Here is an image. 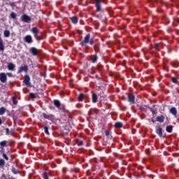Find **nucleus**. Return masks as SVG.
Segmentation results:
<instances>
[{"label":"nucleus","mask_w":179,"mask_h":179,"mask_svg":"<svg viewBox=\"0 0 179 179\" xmlns=\"http://www.w3.org/2000/svg\"><path fill=\"white\" fill-rule=\"evenodd\" d=\"M89 41H90V34L86 35L84 40L80 43V45H81V47H85L86 44H88Z\"/></svg>","instance_id":"f257e3e1"},{"label":"nucleus","mask_w":179,"mask_h":179,"mask_svg":"<svg viewBox=\"0 0 179 179\" xmlns=\"http://www.w3.org/2000/svg\"><path fill=\"white\" fill-rule=\"evenodd\" d=\"M23 83L27 86L28 87H30L31 86V83H30V76L28 74H26L24 76V80Z\"/></svg>","instance_id":"f03ea898"},{"label":"nucleus","mask_w":179,"mask_h":179,"mask_svg":"<svg viewBox=\"0 0 179 179\" xmlns=\"http://www.w3.org/2000/svg\"><path fill=\"white\" fill-rule=\"evenodd\" d=\"M21 20L22 22H24V23H30V22H31V17L26 14H24L21 16Z\"/></svg>","instance_id":"7ed1b4c3"},{"label":"nucleus","mask_w":179,"mask_h":179,"mask_svg":"<svg viewBox=\"0 0 179 179\" xmlns=\"http://www.w3.org/2000/svg\"><path fill=\"white\" fill-rule=\"evenodd\" d=\"M6 80H8V77H6V73H0V81L1 83H6Z\"/></svg>","instance_id":"20e7f679"},{"label":"nucleus","mask_w":179,"mask_h":179,"mask_svg":"<svg viewBox=\"0 0 179 179\" xmlns=\"http://www.w3.org/2000/svg\"><path fill=\"white\" fill-rule=\"evenodd\" d=\"M27 71H29V66L27 65H24L23 66L19 67L17 73H22V72H27Z\"/></svg>","instance_id":"39448f33"},{"label":"nucleus","mask_w":179,"mask_h":179,"mask_svg":"<svg viewBox=\"0 0 179 179\" xmlns=\"http://www.w3.org/2000/svg\"><path fill=\"white\" fill-rule=\"evenodd\" d=\"M24 41L25 43H27V44H31V43H33V37H31V35H27L24 38Z\"/></svg>","instance_id":"423d86ee"},{"label":"nucleus","mask_w":179,"mask_h":179,"mask_svg":"<svg viewBox=\"0 0 179 179\" xmlns=\"http://www.w3.org/2000/svg\"><path fill=\"white\" fill-rule=\"evenodd\" d=\"M94 1H95V6L96 8V12H100V10H101V6L100 5L101 0H94Z\"/></svg>","instance_id":"0eeeda50"},{"label":"nucleus","mask_w":179,"mask_h":179,"mask_svg":"<svg viewBox=\"0 0 179 179\" xmlns=\"http://www.w3.org/2000/svg\"><path fill=\"white\" fill-rule=\"evenodd\" d=\"M43 118H45V120H50V121H52V120H54V115H47L46 113H43Z\"/></svg>","instance_id":"6e6552de"},{"label":"nucleus","mask_w":179,"mask_h":179,"mask_svg":"<svg viewBox=\"0 0 179 179\" xmlns=\"http://www.w3.org/2000/svg\"><path fill=\"white\" fill-rule=\"evenodd\" d=\"M128 99L129 103H131V104H135V96H134V94H129Z\"/></svg>","instance_id":"1a4fd4ad"},{"label":"nucleus","mask_w":179,"mask_h":179,"mask_svg":"<svg viewBox=\"0 0 179 179\" xmlns=\"http://www.w3.org/2000/svg\"><path fill=\"white\" fill-rule=\"evenodd\" d=\"M31 54H32V55L35 56L37 55V54H38V50L37 48H36L35 47H32L30 48L29 50Z\"/></svg>","instance_id":"9d476101"},{"label":"nucleus","mask_w":179,"mask_h":179,"mask_svg":"<svg viewBox=\"0 0 179 179\" xmlns=\"http://www.w3.org/2000/svg\"><path fill=\"white\" fill-rule=\"evenodd\" d=\"M31 31L34 34L35 38H36V40H38V38H37V34L40 33V31H38V29H37V27H33L31 29Z\"/></svg>","instance_id":"9b49d317"},{"label":"nucleus","mask_w":179,"mask_h":179,"mask_svg":"<svg viewBox=\"0 0 179 179\" xmlns=\"http://www.w3.org/2000/svg\"><path fill=\"white\" fill-rule=\"evenodd\" d=\"M169 113L172 114L174 117H177V108L176 107H172L169 110Z\"/></svg>","instance_id":"f8f14e48"},{"label":"nucleus","mask_w":179,"mask_h":179,"mask_svg":"<svg viewBox=\"0 0 179 179\" xmlns=\"http://www.w3.org/2000/svg\"><path fill=\"white\" fill-rule=\"evenodd\" d=\"M7 68L8 71H15V68H16V66L13 62H10L8 63Z\"/></svg>","instance_id":"ddd939ff"},{"label":"nucleus","mask_w":179,"mask_h":179,"mask_svg":"<svg viewBox=\"0 0 179 179\" xmlns=\"http://www.w3.org/2000/svg\"><path fill=\"white\" fill-rule=\"evenodd\" d=\"M97 59H99L97 55H93L91 56V61L93 64H96V62H97Z\"/></svg>","instance_id":"4468645a"},{"label":"nucleus","mask_w":179,"mask_h":179,"mask_svg":"<svg viewBox=\"0 0 179 179\" xmlns=\"http://www.w3.org/2000/svg\"><path fill=\"white\" fill-rule=\"evenodd\" d=\"M156 120L157 122H164V116H157Z\"/></svg>","instance_id":"2eb2a0df"},{"label":"nucleus","mask_w":179,"mask_h":179,"mask_svg":"<svg viewBox=\"0 0 179 179\" xmlns=\"http://www.w3.org/2000/svg\"><path fill=\"white\" fill-rule=\"evenodd\" d=\"M156 133L157 134V135H159V136H160V138L163 136V131H162V128L159 127L158 129H157Z\"/></svg>","instance_id":"dca6fc26"},{"label":"nucleus","mask_w":179,"mask_h":179,"mask_svg":"<svg viewBox=\"0 0 179 179\" xmlns=\"http://www.w3.org/2000/svg\"><path fill=\"white\" fill-rule=\"evenodd\" d=\"M8 145V141H3L0 142V149H3V148H5Z\"/></svg>","instance_id":"f3484780"},{"label":"nucleus","mask_w":179,"mask_h":179,"mask_svg":"<svg viewBox=\"0 0 179 179\" xmlns=\"http://www.w3.org/2000/svg\"><path fill=\"white\" fill-rule=\"evenodd\" d=\"M54 104L57 108H59V107H61V102L59 101V100H54Z\"/></svg>","instance_id":"a211bd4d"},{"label":"nucleus","mask_w":179,"mask_h":179,"mask_svg":"<svg viewBox=\"0 0 179 179\" xmlns=\"http://www.w3.org/2000/svg\"><path fill=\"white\" fill-rule=\"evenodd\" d=\"M5 50V46L3 45V41L0 38V51H3Z\"/></svg>","instance_id":"6ab92c4d"},{"label":"nucleus","mask_w":179,"mask_h":179,"mask_svg":"<svg viewBox=\"0 0 179 179\" xmlns=\"http://www.w3.org/2000/svg\"><path fill=\"white\" fill-rule=\"evenodd\" d=\"M166 130V132L171 134L173 132V126L171 125L167 126Z\"/></svg>","instance_id":"aec40b11"},{"label":"nucleus","mask_w":179,"mask_h":179,"mask_svg":"<svg viewBox=\"0 0 179 179\" xmlns=\"http://www.w3.org/2000/svg\"><path fill=\"white\" fill-rule=\"evenodd\" d=\"M71 20L72 23H73L74 24H76V23H78V17H71Z\"/></svg>","instance_id":"412c9836"},{"label":"nucleus","mask_w":179,"mask_h":179,"mask_svg":"<svg viewBox=\"0 0 179 179\" xmlns=\"http://www.w3.org/2000/svg\"><path fill=\"white\" fill-rule=\"evenodd\" d=\"M92 102L93 103H96V101H97V100H98V99H97V94H92Z\"/></svg>","instance_id":"4be33fe9"},{"label":"nucleus","mask_w":179,"mask_h":179,"mask_svg":"<svg viewBox=\"0 0 179 179\" xmlns=\"http://www.w3.org/2000/svg\"><path fill=\"white\" fill-rule=\"evenodd\" d=\"M3 34H4V37L8 38L10 36V31L9 30H6L4 31Z\"/></svg>","instance_id":"5701e85b"},{"label":"nucleus","mask_w":179,"mask_h":179,"mask_svg":"<svg viewBox=\"0 0 179 179\" xmlns=\"http://www.w3.org/2000/svg\"><path fill=\"white\" fill-rule=\"evenodd\" d=\"M115 128H122V123L117 122L115 124Z\"/></svg>","instance_id":"b1692460"},{"label":"nucleus","mask_w":179,"mask_h":179,"mask_svg":"<svg viewBox=\"0 0 179 179\" xmlns=\"http://www.w3.org/2000/svg\"><path fill=\"white\" fill-rule=\"evenodd\" d=\"M171 82H173V83H176V85H178V78H177L176 77H172L171 78Z\"/></svg>","instance_id":"393cba45"},{"label":"nucleus","mask_w":179,"mask_h":179,"mask_svg":"<svg viewBox=\"0 0 179 179\" xmlns=\"http://www.w3.org/2000/svg\"><path fill=\"white\" fill-rule=\"evenodd\" d=\"M84 97L85 95H83V94H80L78 96V101H83Z\"/></svg>","instance_id":"a878e982"},{"label":"nucleus","mask_w":179,"mask_h":179,"mask_svg":"<svg viewBox=\"0 0 179 179\" xmlns=\"http://www.w3.org/2000/svg\"><path fill=\"white\" fill-rule=\"evenodd\" d=\"M5 111H6V110L3 107H1L0 108V115H3V114H5Z\"/></svg>","instance_id":"bb28decb"},{"label":"nucleus","mask_w":179,"mask_h":179,"mask_svg":"<svg viewBox=\"0 0 179 179\" xmlns=\"http://www.w3.org/2000/svg\"><path fill=\"white\" fill-rule=\"evenodd\" d=\"M10 19H16V13L14 12H12L10 15Z\"/></svg>","instance_id":"cd10ccee"},{"label":"nucleus","mask_w":179,"mask_h":179,"mask_svg":"<svg viewBox=\"0 0 179 179\" xmlns=\"http://www.w3.org/2000/svg\"><path fill=\"white\" fill-rule=\"evenodd\" d=\"M11 171H12V173H13V174H19V170H17L15 168H13Z\"/></svg>","instance_id":"c85d7f7f"},{"label":"nucleus","mask_w":179,"mask_h":179,"mask_svg":"<svg viewBox=\"0 0 179 179\" xmlns=\"http://www.w3.org/2000/svg\"><path fill=\"white\" fill-rule=\"evenodd\" d=\"M76 144L78 145V146H82V145H83V141L80 140H77Z\"/></svg>","instance_id":"c756f323"},{"label":"nucleus","mask_w":179,"mask_h":179,"mask_svg":"<svg viewBox=\"0 0 179 179\" xmlns=\"http://www.w3.org/2000/svg\"><path fill=\"white\" fill-rule=\"evenodd\" d=\"M0 166L1 167H3L5 166V160L3 159H0Z\"/></svg>","instance_id":"7c9ffc66"},{"label":"nucleus","mask_w":179,"mask_h":179,"mask_svg":"<svg viewBox=\"0 0 179 179\" xmlns=\"http://www.w3.org/2000/svg\"><path fill=\"white\" fill-rule=\"evenodd\" d=\"M44 131H45V134H46V135H50V131H48V127H44Z\"/></svg>","instance_id":"2f4dec72"},{"label":"nucleus","mask_w":179,"mask_h":179,"mask_svg":"<svg viewBox=\"0 0 179 179\" xmlns=\"http://www.w3.org/2000/svg\"><path fill=\"white\" fill-rule=\"evenodd\" d=\"M148 2L150 3H154L155 2H156L157 3H158V2H161L159 0H148Z\"/></svg>","instance_id":"473e14b6"},{"label":"nucleus","mask_w":179,"mask_h":179,"mask_svg":"<svg viewBox=\"0 0 179 179\" xmlns=\"http://www.w3.org/2000/svg\"><path fill=\"white\" fill-rule=\"evenodd\" d=\"M94 51H96V52H99V45H95L94 46Z\"/></svg>","instance_id":"72a5a7b5"},{"label":"nucleus","mask_w":179,"mask_h":179,"mask_svg":"<svg viewBox=\"0 0 179 179\" xmlns=\"http://www.w3.org/2000/svg\"><path fill=\"white\" fill-rule=\"evenodd\" d=\"M13 103L15 105L17 104V99L15 96L13 97Z\"/></svg>","instance_id":"f704fd0d"},{"label":"nucleus","mask_w":179,"mask_h":179,"mask_svg":"<svg viewBox=\"0 0 179 179\" xmlns=\"http://www.w3.org/2000/svg\"><path fill=\"white\" fill-rule=\"evenodd\" d=\"M3 157L5 160H9V157L5 154V152L3 153Z\"/></svg>","instance_id":"c9c22d12"},{"label":"nucleus","mask_w":179,"mask_h":179,"mask_svg":"<svg viewBox=\"0 0 179 179\" xmlns=\"http://www.w3.org/2000/svg\"><path fill=\"white\" fill-rule=\"evenodd\" d=\"M29 97H31V99H36V95L34 94V93L31 92L29 94Z\"/></svg>","instance_id":"e433bc0d"},{"label":"nucleus","mask_w":179,"mask_h":179,"mask_svg":"<svg viewBox=\"0 0 179 179\" xmlns=\"http://www.w3.org/2000/svg\"><path fill=\"white\" fill-rule=\"evenodd\" d=\"M0 179H8V178L6 177V175H5V173H2Z\"/></svg>","instance_id":"4c0bfd02"},{"label":"nucleus","mask_w":179,"mask_h":179,"mask_svg":"<svg viewBox=\"0 0 179 179\" xmlns=\"http://www.w3.org/2000/svg\"><path fill=\"white\" fill-rule=\"evenodd\" d=\"M172 65H173V66H178L179 63H178V62H176L172 63Z\"/></svg>","instance_id":"58836bf2"},{"label":"nucleus","mask_w":179,"mask_h":179,"mask_svg":"<svg viewBox=\"0 0 179 179\" xmlns=\"http://www.w3.org/2000/svg\"><path fill=\"white\" fill-rule=\"evenodd\" d=\"M43 178L44 179H48V175L47 174V173H43Z\"/></svg>","instance_id":"ea45409f"},{"label":"nucleus","mask_w":179,"mask_h":179,"mask_svg":"<svg viewBox=\"0 0 179 179\" xmlns=\"http://www.w3.org/2000/svg\"><path fill=\"white\" fill-rule=\"evenodd\" d=\"M9 134H10L9 128H6V135H9Z\"/></svg>","instance_id":"a19ab883"},{"label":"nucleus","mask_w":179,"mask_h":179,"mask_svg":"<svg viewBox=\"0 0 179 179\" xmlns=\"http://www.w3.org/2000/svg\"><path fill=\"white\" fill-rule=\"evenodd\" d=\"M105 134L106 136H108V135H110V131L108 130H106Z\"/></svg>","instance_id":"79ce46f5"},{"label":"nucleus","mask_w":179,"mask_h":179,"mask_svg":"<svg viewBox=\"0 0 179 179\" xmlns=\"http://www.w3.org/2000/svg\"><path fill=\"white\" fill-rule=\"evenodd\" d=\"M7 75L9 76V78H12L13 76V74H12V73H7Z\"/></svg>","instance_id":"37998d69"},{"label":"nucleus","mask_w":179,"mask_h":179,"mask_svg":"<svg viewBox=\"0 0 179 179\" xmlns=\"http://www.w3.org/2000/svg\"><path fill=\"white\" fill-rule=\"evenodd\" d=\"M90 44L91 45H93V44H94V41H93V40L90 41Z\"/></svg>","instance_id":"c03bdc74"},{"label":"nucleus","mask_w":179,"mask_h":179,"mask_svg":"<svg viewBox=\"0 0 179 179\" xmlns=\"http://www.w3.org/2000/svg\"><path fill=\"white\" fill-rule=\"evenodd\" d=\"M152 114H156V110H152Z\"/></svg>","instance_id":"a18cd8bd"},{"label":"nucleus","mask_w":179,"mask_h":179,"mask_svg":"<svg viewBox=\"0 0 179 179\" xmlns=\"http://www.w3.org/2000/svg\"><path fill=\"white\" fill-rule=\"evenodd\" d=\"M0 125H2V119L0 117Z\"/></svg>","instance_id":"49530a36"},{"label":"nucleus","mask_w":179,"mask_h":179,"mask_svg":"<svg viewBox=\"0 0 179 179\" xmlns=\"http://www.w3.org/2000/svg\"><path fill=\"white\" fill-rule=\"evenodd\" d=\"M98 19H101V15H97Z\"/></svg>","instance_id":"de8ad7c7"},{"label":"nucleus","mask_w":179,"mask_h":179,"mask_svg":"<svg viewBox=\"0 0 179 179\" xmlns=\"http://www.w3.org/2000/svg\"><path fill=\"white\" fill-rule=\"evenodd\" d=\"M155 46H156V47H158V46H159V43H156V44H155Z\"/></svg>","instance_id":"09e8293b"},{"label":"nucleus","mask_w":179,"mask_h":179,"mask_svg":"<svg viewBox=\"0 0 179 179\" xmlns=\"http://www.w3.org/2000/svg\"><path fill=\"white\" fill-rule=\"evenodd\" d=\"M177 22L179 24V18L177 19Z\"/></svg>","instance_id":"8fccbe9b"},{"label":"nucleus","mask_w":179,"mask_h":179,"mask_svg":"<svg viewBox=\"0 0 179 179\" xmlns=\"http://www.w3.org/2000/svg\"><path fill=\"white\" fill-rule=\"evenodd\" d=\"M96 78L97 79H99V77H97V76H96Z\"/></svg>","instance_id":"3c124183"},{"label":"nucleus","mask_w":179,"mask_h":179,"mask_svg":"<svg viewBox=\"0 0 179 179\" xmlns=\"http://www.w3.org/2000/svg\"><path fill=\"white\" fill-rule=\"evenodd\" d=\"M153 107H155V105H153Z\"/></svg>","instance_id":"603ef678"}]
</instances>
